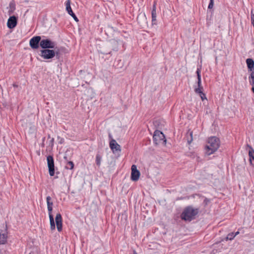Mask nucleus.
<instances>
[{
    "label": "nucleus",
    "instance_id": "f03ea898",
    "mask_svg": "<svg viewBox=\"0 0 254 254\" xmlns=\"http://www.w3.org/2000/svg\"><path fill=\"white\" fill-rule=\"evenodd\" d=\"M220 145L219 139L215 136L208 138L207 144L205 147L206 153L209 155L215 152Z\"/></svg>",
    "mask_w": 254,
    "mask_h": 254
},
{
    "label": "nucleus",
    "instance_id": "a211bd4d",
    "mask_svg": "<svg viewBox=\"0 0 254 254\" xmlns=\"http://www.w3.org/2000/svg\"><path fill=\"white\" fill-rule=\"evenodd\" d=\"M249 81L251 85H254V71L251 72L249 77Z\"/></svg>",
    "mask_w": 254,
    "mask_h": 254
},
{
    "label": "nucleus",
    "instance_id": "2eb2a0df",
    "mask_svg": "<svg viewBox=\"0 0 254 254\" xmlns=\"http://www.w3.org/2000/svg\"><path fill=\"white\" fill-rule=\"evenodd\" d=\"M246 63L247 64L248 68L250 71H254V61L252 59H247L246 60Z\"/></svg>",
    "mask_w": 254,
    "mask_h": 254
},
{
    "label": "nucleus",
    "instance_id": "cd10ccee",
    "mask_svg": "<svg viewBox=\"0 0 254 254\" xmlns=\"http://www.w3.org/2000/svg\"><path fill=\"white\" fill-rule=\"evenodd\" d=\"M156 1H154V2L153 5L152 10H156Z\"/></svg>",
    "mask_w": 254,
    "mask_h": 254
},
{
    "label": "nucleus",
    "instance_id": "a878e982",
    "mask_svg": "<svg viewBox=\"0 0 254 254\" xmlns=\"http://www.w3.org/2000/svg\"><path fill=\"white\" fill-rule=\"evenodd\" d=\"M214 5V0H210V2L209 3L208 8L209 9H211Z\"/></svg>",
    "mask_w": 254,
    "mask_h": 254
},
{
    "label": "nucleus",
    "instance_id": "f257e3e1",
    "mask_svg": "<svg viewBox=\"0 0 254 254\" xmlns=\"http://www.w3.org/2000/svg\"><path fill=\"white\" fill-rule=\"evenodd\" d=\"M198 213V209L194 208L191 206L186 207L181 215L182 220L186 221H190L195 219Z\"/></svg>",
    "mask_w": 254,
    "mask_h": 254
},
{
    "label": "nucleus",
    "instance_id": "4468645a",
    "mask_svg": "<svg viewBox=\"0 0 254 254\" xmlns=\"http://www.w3.org/2000/svg\"><path fill=\"white\" fill-rule=\"evenodd\" d=\"M247 147L249 148V155L250 163L252 165L254 166V149L249 145H247Z\"/></svg>",
    "mask_w": 254,
    "mask_h": 254
},
{
    "label": "nucleus",
    "instance_id": "0eeeda50",
    "mask_svg": "<svg viewBox=\"0 0 254 254\" xmlns=\"http://www.w3.org/2000/svg\"><path fill=\"white\" fill-rule=\"evenodd\" d=\"M41 42V37L40 36H36L32 38L29 42V45L31 48L33 49H37L40 46Z\"/></svg>",
    "mask_w": 254,
    "mask_h": 254
},
{
    "label": "nucleus",
    "instance_id": "aec40b11",
    "mask_svg": "<svg viewBox=\"0 0 254 254\" xmlns=\"http://www.w3.org/2000/svg\"><path fill=\"white\" fill-rule=\"evenodd\" d=\"M101 156L99 154H97L96 156V163L98 166H100L101 165Z\"/></svg>",
    "mask_w": 254,
    "mask_h": 254
},
{
    "label": "nucleus",
    "instance_id": "6ab92c4d",
    "mask_svg": "<svg viewBox=\"0 0 254 254\" xmlns=\"http://www.w3.org/2000/svg\"><path fill=\"white\" fill-rule=\"evenodd\" d=\"M74 167V164L72 161H68L65 168L67 169L72 170Z\"/></svg>",
    "mask_w": 254,
    "mask_h": 254
},
{
    "label": "nucleus",
    "instance_id": "7c9ffc66",
    "mask_svg": "<svg viewBox=\"0 0 254 254\" xmlns=\"http://www.w3.org/2000/svg\"><path fill=\"white\" fill-rule=\"evenodd\" d=\"M109 137L110 139V140H111L112 138H113L112 135H111V134L110 133H109Z\"/></svg>",
    "mask_w": 254,
    "mask_h": 254
},
{
    "label": "nucleus",
    "instance_id": "c85d7f7f",
    "mask_svg": "<svg viewBox=\"0 0 254 254\" xmlns=\"http://www.w3.org/2000/svg\"><path fill=\"white\" fill-rule=\"evenodd\" d=\"M192 133L191 132L190 133V137H191V139L190 140H188V142L189 144H190L191 143V142L192 141Z\"/></svg>",
    "mask_w": 254,
    "mask_h": 254
},
{
    "label": "nucleus",
    "instance_id": "6e6552de",
    "mask_svg": "<svg viewBox=\"0 0 254 254\" xmlns=\"http://www.w3.org/2000/svg\"><path fill=\"white\" fill-rule=\"evenodd\" d=\"M49 174L51 176L55 175V165L53 157L49 155L47 158Z\"/></svg>",
    "mask_w": 254,
    "mask_h": 254
},
{
    "label": "nucleus",
    "instance_id": "9b49d317",
    "mask_svg": "<svg viewBox=\"0 0 254 254\" xmlns=\"http://www.w3.org/2000/svg\"><path fill=\"white\" fill-rule=\"evenodd\" d=\"M66 5V10L68 13L71 15L73 19L76 21V22L78 21V19L75 15V14L73 12L71 8L70 7V0H67L65 3Z\"/></svg>",
    "mask_w": 254,
    "mask_h": 254
},
{
    "label": "nucleus",
    "instance_id": "2f4dec72",
    "mask_svg": "<svg viewBox=\"0 0 254 254\" xmlns=\"http://www.w3.org/2000/svg\"><path fill=\"white\" fill-rule=\"evenodd\" d=\"M240 233L239 231H237L236 232L235 234H234V235H235V237L238 235Z\"/></svg>",
    "mask_w": 254,
    "mask_h": 254
},
{
    "label": "nucleus",
    "instance_id": "bb28decb",
    "mask_svg": "<svg viewBox=\"0 0 254 254\" xmlns=\"http://www.w3.org/2000/svg\"><path fill=\"white\" fill-rule=\"evenodd\" d=\"M55 52L56 53V56L57 57H59V50L57 48L55 47Z\"/></svg>",
    "mask_w": 254,
    "mask_h": 254
},
{
    "label": "nucleus",
    "instance_id": "ddd939ff",
    "mask_svg": "<svg viewBox=\"0 0 254 254\" xmlns=\"http://www.w3.org/2000/svg\"><path fill=\"white\" fill-rule=\"evenodd\" d=\"M57 228L59 232L62 230V217L60 213H58L55 218Z\"/></svg>",
    "mask_w": 254,
    "mask_h": 254
},
{
    "label": "nucleus",
    "instance_id": "c9c22d12",
    "mask_svg": "<svg viewBox=\"0 0 254 254\" xmlns=\"http://www.w3.org/2000/svg\"><path fill=\"white\" fill-rule=\"evenodd\" d=\"M133 254H137V253L135 251H133Z\"/></svg>",
    "mask_w": 254,
    "mask_h": 254
},
{
    "label": "nucleus",
    "instance_id": "5701e85b",
    "mask_svg": "<svg viewBox=\"0 0 254 254\" xmlns=\"http://www.w3.org/2000/svg\"><path fill=\"white\" fill-rule=\"evenodd\" d=\"M9 7H10V10H9V14H11V13L12 12H13V11L15 9V5L12 2H10L9 3Z\"/></svg>",
    "mask_w": 254,
    "mask_h": 254
},
{
    "label": "nucleus",
    "instance_id": "f704fd0d",
    "mask_svg": "<svg viewBox=\"0 0 254 254\" xmlns=\"http://www.w3.org/2000/svg\"><path fill=\"white\" fill-rule=\"evenodd\" d=\"M48 138H51V136H50V134L48 135Z\"/></svg>",
    "mask_w": 254,
    "mask_h": 254
},
{
    "label": "nucleus",
    "instance_id": "f3484780",
    "mask_svg": "<svg viewBox=\"0 0 254 254\" xmlns=\"http://www.w3.org/2000/svg\"><path fill=\"white\" fill-rule=\"evenodd\" d=\"M198 87L195 89V92H200V90H203V87L201 85V81L200 80L197 81Z\"/></svg>",
    "mask_w": 254,
    "mask_h": 254
},
{
    "label": "nucleus",
    "instance_id": "72a5a7b5",
    "mask_svg": "<svg viewBox=\"0 0 254 254\" xmlns=\"http://www.w3.org/2000/svg\"><path fill=\"white\" fill-rule=\"evenodd\" d=\"M252 90L253 92L254 93V87H253L252 88Z\"/></svg>",
    "mask_w": 254,
    "mask_h": 254
},
{
    "label": "nucleus",
    "instance_id": "393cba45",
    "mask_svg": "<svg viewBox=\"0 0 254 254\" xmlns=\"http://www.w3.org/2000/svg\"><path fill=\"white\" fill-rule=\"evenodd\" d=\"M200 72H201L200 68H197L196 71V73L197 74V81L201 80Z\"/></svg>",
    "mask_w": 254,
    "mask_h": 254
},
{
    "label": "nucleus",
    "instance_id": "473e14b6",
    "mask_svg": "<svg viewBox=\"0 0 254 254\" xmlns=\"http://www.w3.org/2000/svg\"><path fill=\"white\" fill-rule=\"evenodd\" d=\"M64 159H65V161H68L67 157L66 156H64Z\"/></svg>",
    "mask_w": 254,
    "mask_h": 254
},
{
    "label": "nucleus",
    "instance_id": "c756f323",
    "mask_svg": "<svg viewBox=\"0 0 254 254\" xmlns=\"http://www.w3.org/2000/svg\"><path fill=\"white\" fill-rule=\"evenodd\" d=\"M50 141H51V145H53V143H54V138H52Z\"/></svg>",
    "mask_w": 254,
    "mask_h": 254
},
{
    "label": "nucleus",
    "instance_id": "e433bc0d",
    "mask_svg": "<svg viewBox=\"0 0 254 254\" xmlns=\"http://www.w3.org/2000/svg\"><path fill=\"white\" fill-rule=\"evenodd\" d=\"M13 86H17V85H15V84H13Z\"/></svg>",
    "mask_w": 254,
    "mask_h": 254
},
{
    "label": "nucleus",
    "instance_id": "4be33fe9",
    "mask_svg": "<svg viewBox=\"0 0 254 254\" xmlns=\"http://www.w3.org/2000/svg\"><path fill=\"white\" fill-rule=\"evenodd\" d=\"M235 237L233 233L229 234L226 238V240H232Z\"/></svg>",
    "mask_w": 254,
    "mask_h": 254
},
{
    "label": "nucleus",
    "instance_id": "dca6fc26",
    "mask_svg": "<svg viewBox=\"0 0 254 254\" xmlns=\"http://www.w3.org/2000/svg\"><path fill=\"white\" fill-rule=\"evenodd\" d=\"M7 236L6 233L0 232V245L5 244L7 242Z\"/></svg>",
    "mask_w": 254,
    "mask_h": 254
},
{
    "label": "nucleus",
    "instance_id": "412c9836",
    "mask_svg": "<svg viewBox=\"0 0 254 254\" xmlns=\"http://www.w3.org/2000/svg\"><path fill=\"white\" fill-rule=\"evenodd\" d=\"M152 21L153 23L156 20V10H152Z\"/></svg>",
    "mask_w": 254,
    "mask_h": 254
},
{
    "label": "nucleus",
    "instance_id": "f8f14e48",
    "mask_svg": "<svg viewBox=\"0 0 254 254\" xmlns=\"http://www.w3.org/2000/svg\"><path fill=\"white\" fill-rule=\"evenodd\" d=\"M17 24V17L15 16H10L8 19L7 22V27L12 29L14 28Z\"/></svg>",
    "mask_w": 254,
    "mask_h": 254
},
{
    "label": "nucleus",
    "instance_id": "7ed1b4c3",
    "mask_svg": "<svg viewBox=\"0 0 254 254\" xmlns=\"http://www.w3.org/2000/svg\"><path fill=\"white\" fill-rule=\"evenodd\" d=\"M51 197L50 196H48L46 197V201L47 203V208L49 212L50 222V227L52 230L55 229V224L54 221V217L52 214L53 210V203L51 201Z\"/></svg>",
    "mask_w": 254,
    "mask_h": 254
},
{
    "label": "nucleus",
    "instance_id": "39448f33",
    "mask_svg": "<svg viewBox=\"0 0 254 254\" xmlns=\"http://www.w3.org/2000/svg\"><path fill=\"white\" fill-rule=\"evenodd\" d=\"M56 43L50 39H43L40 42V47L43 50L55 48Z\"/></svg>",
    "mask_w": 254,
    "mask_h": 254
},
{
    "label": "nucleus",
    "instance_id": "423d86ee",
    "mask_svg": "<svg viewBox=\"0 0 254 254\" xmlns=\"http://www.w3.org/2000/svg\"><path fill=\"white\" fill-rule=\"evenodd\" d=\"M40 56L44 59H51L56 56L55 50L50 49L42 50L40 51Z\"/></svg>",
    "mask_w": 254,
    "mask_h": 254
},
{
    "label": "nucleus",
    "instance_id": "1a4fd4ad",
    "mask_svg": "<svg viewBox=\"0 0 254 254\" xmlns=\"http://www.w3.org/2000/svg\"><path fill=\"white\" fill-rule=\"evenodd\" d=\"M140 173L139 171L137 169L136 165H133L131 166V173L130 178L133 181H137L138 180Z\"/></svg>",
    "mask_w": 254,
    "mask_h": 254
},
{
    "label": "nucleus",
    "instance_id": "b1692460",
    "mask_svg": "<svg viewBox=\"0 0 254 254\" xmlns=\"http://www.w3.org/2000/svg\"><path fill=\"white\" fill-rule=\"evenodd\" d=\"M196 93H198L199 94V96L201 99V100L203 101L204 100V99H206V97L205 96V94H204L203 92H202V90H200V92H196Z\"/></svg>",
    "mask_w": 254,
    "mask_h": 254
},
{
    "label": "nucleus",
    "instance_id": "9d476101",
    "mask_svg": "<svg viewBox=\"0 0 254 254\" xmlns=\"http://www.w3.org/2000/svg\"><path fill=\"white\" fill-rule=\"evenodd\" d=\"M109 146L114 153H118L121 151V146L113 138L110 141Z\"/></svg>",
    "mask_w": 254,
    "mask_h": 254
},
{
    "label": "nucleus",
    "instance_id": "20e7f679",
    "mask_svg": "<svg viewBox=\"0 0 254 254\" xmlns=\"http://www.w3.org/2000/svg\"><path fill=\"white\" fill-rule=\"evenodd\" d=\"M153 141L156 144H165L166 140L164 134L160 131L156 130L154 131L153 136Z\"/></svg>",
    "mask_w": 254,
    "mask_h": 254
}]
</instances>
